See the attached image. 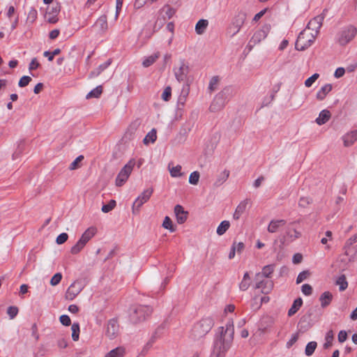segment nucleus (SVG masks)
<instances>
[{
  "mask_svg": "<svg viewBox=\"0 0 357 357\" xmlns=\"http://www.w3.org/2000/svg\"><path fill=\"white\" fill-rule=\"evenodd\" d=\"M218 81L219 79L218 76H214L211 78L208 86L211 91H213L215 89V86L218 84Z\"/></svg>",
  "mask_w": 357,
  "mask_h": 357,
  "instance_id": "obj_59",
  "label": "nucleus"
},
{
  "mask_svg": "<svg viewBox=\"0 0 357 357\" xmlns=\"http://www.w3.org/2000/svg\"><path fill=\"white\" fill-rule=\"evenodd\" d=\"M326 11V10H324L320 15H318L312 18L308 22L307 27L305 30H309V31L313 32L314 34L317 36V35L319 33V30L322 24L324 15H325Z\"/></svg>",
  "mask_w": 357,
  "mask_h": 357,
  "instance_id": "obj_10",
  "label": "nucleus"
},
{
  "mask_svg": "<svg viewBox=\"0 0 357 357\" xmlns=\"http://www.w3.org/2000/svg\"><path fill=\"white\" fill-rule=\"evenodd\" d=\"M126 354V349L123 347H118L109 351L105 357H123Z\"/></svg>",
  "mask_w": 357,
  "mask_h": 357,
  "instance_id": "obj_26",
  "label": "nucleus"
},
{
  "mask_svg": "<svg viewBox=\"0 0 357 357\" xmlns=\"http://www.w3.org/2000/svg\"><path fill=\"white\" fill-rule=\"evenodd\" d=\"M37 16V10L35 8H32L28 13L27 20H30L31 22H33L36 20Z\"/></svg>",
  "mask_w": 357,
  "mask_h": 357,
  "instance_id": "obj_51",
  "label": "nucleus"
},
{
  "mask_svg": "<svg viewBox=\"0 0 357 357\" xmlns=\"http://www.w3.org/2000/svg\"><path fill=\"white\" fill-rule=\"evenodd\" d=\"M31 81V78L29 76L24 75L20 78L18 82V86L20 87H25L29 84Z\"/></svg>",
  "mask_w": 357,
  "mask_h": 357,
  "instance_id": "obj_48",
  "label": "nucleus"
},
{
  "mask_svg": "<svg viewBox=\"0 0 357 357\" xmlns=\"http://www.w3.org/2000/svg\"><path fill=\"white\" fill-rule=\"evenodd\" d=\"M336 285L339 286V289L341 291H344L347 288L348 282L344 275H341L336 280Z\"/></svg>",
  "mask_w": 357,
  "mask_h": 357,
  "instance_id": "obj_37",
  "label": "nucleus"
},
{
  "mask_svg": "<svg viewBox=\"0 0 357 357\" xmlns=\"http://www.w3.org/2000/svg\"><path fill=\"white\" fill-rule=\"evenodd\" d=\"M39 66H40V63L38 62L37 59L33 58L29 64V69L30 70H33L38 68L39 67Z\"/></svg>",
  "mask_w": 357,
  "mask_h": 357,
  "instance_id": "obj_62",
  "label": "nucleus"
},
{
  "mask_svg": "<svg viewBox=\"0 0 357 357\" xmlns=\"http://www.w3.org/2000/svg\"><path fill=\"white\" fill-rule=\"evenodd\" d=\"M268 28L266 27L257 31L249 41V46L252 47L256 44L260 43L262 40L265 39L268 34Z\"/></svg>",
  "mask_w": 357,
  "mask_h": 357,
  "instance_id": "obj_16",
  "label": "nucleus"
},
{
  "mask_svg": "<svg viewBox=\"0 0 357 357\" xmlns=\"http://www.w3.org/2000/svg\"><path fill=\"white\" fill-rule=\"evenodd\" d=\"M229 89L225 88L215 96L209 107L211 112H216L224 107L227 102V95L229 94Z\"/></svg>",
  "mask_w": 357,
  "mask_h": 357,
  "instance_id": "obj_7",
  "label": "nucleus"
},
{
  "mask_svg": "<svg viewBox=\"0 0 357 357\" xmlns=\"http://www.w3.org/2000/svg\"><path fill=\"white\" fill-rule=\"evenodd\" d=\"M158 58V55H157V54L151 55L150 56L147 57L146 59H145L143 61V62H142L143 66L145 68L149 67L156 61V59Z\"/></svg>",
  "mask_w": 357,
  "mask_h": 357,
  "instance_id": "obj_42",
  "label": "nucleus"
},
{
  "mask_svg": "<svg viewBox=\"0 0 357 357\" xmlns=\"http://www.w3.org/2000/svg\"><path fill=\"white\" fill-rule=\"evenodd\" d=\"M342 139L345 147L351 146L357 140V134L354 130H352L344 135Z\"/></svg>",
  "mask_w": 357,
  "mask_h": 357,
  "instance_id": "obj_19",
  "label": "nucleus"
},
{
  "mask_svg": "<svg viewBox=\"0 0 357 357\" xmlns=\"http://www.w3.org/2000/svg\"><path fill=\"white\" fill-rule=\"evenodd\" d=\"M84 159L83 155H79L70 165L69 169L71 170L76 169L79 167L78 163Z\"/></svg>",
  "mask_w": 357,
  "mask_h": 357,
  "instance_id": "obj_54",
  "label": "nucleus"
},
{
  "mask_svg": "<svg viewBox=\"0 0 357 357\" xmlns=\"http://www.w3.org/2000/svg\"><path fill=\"white\" fill-rule=\"evenodd\" d=\"M61 10V6L59 3L53 4L52 6H49L47 8L46 17L47 20L50 24H55L59 21L57 17L58 14Z\"/></svg>",
  "mask_w": 357,
  "mask_h": 357,
  "instance_id": "obj_12",
  "label": "nucleus"
},
{
  "mask_svg": "<svg viewBox=\"0 0 357 357\" xmlns=\"http://www.w3.org/2000/svg\"><path fill=\"white\" fill-rule=\"evenodd\" d=\"M199 173L197 171L192 172L189 176V183L192 185H197L199 179Z\"/></svg>",
  "mask_w": 357,
  "mask_h": 357,
  "instance_id": "obj_44",
  "label": "nucleus"
},
{
  "mask_svg": "<svg viewBox=\"0 0 357 357\" xmlns=\"http://www.w3.org/2000/svg\"><path fill=\"white\" fill-rule=\"evenodd\" d=\"M302 292L306 296H310L312 292V288L310 284H305L302 286Z\"/></svg>",
  "mask_w": 357,
  "mask_h": 357,
  "instance_id": "obj_58",
  "label": "nucleus"
},
{
  "mask_svg": "<svg viewBox=\"0 0 357 357\" xmlns=\"http://www.w3.org/2000/svg\"><path fill=\"white\" fill-rule=\"evenodd\" d=\"M96 231V229L95 227H89L88 228L82 235L79 241H82L85 245L89 242V241L95 235Z\"/></svg>",
  "mask_w": 357,
  "mask_h": 357,
  "instance_id": "obj_25",
  "label": "nucleus"
},
{
  "mask_svg": "<svg viewBox=\"0 0 357 357\" xmlns=\"http://www.w3.org/2000/svg\"><path fill=\"white\" fill-rule=\"evenodd\" d=\"M86 245L79 240L70 249V253L73 255L78 254Z\"/></svg>",
  "mask_w": 357,
  "mask_h": 357,
  "instance_id": "obj_41",
  "label": "nucleus"
},
{
  "mask_svg": "<svg viewBox=\"0 0 357 357\" xmlns=\"http://www.w3.org/2000/svg\"><path fill=\"white\" fill-rule=\"evenodd\" d=\"M96 25L99 26L100 30L105 32L108 29L107 17L106 15H101L96 21Z\"/></svg>",
  "mask_w": 357,
  "mask_h": 357,
  "instance_id": "obj_32",
  "label": "nucleus"
},
{
  "mask_svg": "<svg viewBox=\"0 0 357 357\" xmlns=\"http://www.w3.org/2000/svg\"><path fill=\"white\" fill-rule=\"evenodd\" d=\"M221 335L219 340L215 342V348L218 351V355L227 352L231 347L234 335V326L232 320L228 321L224 327L221 328Z\"/></svg>",
  "mask_w": 357,
  "mask_h": 357,
  "instance_id": "obj_1",
  "label": "nucleus"
},
{
  "mask_svg": "<svg viewBox=\"0 0 357 357\" xmlns=\"http://www.w3.org/2000/svg\"><path fill=\"white\" fill-rule=\"evenodd\" d=\"M141 125V121L139 119H135L130 123L128 126L125 134L124 137L128 139H131L135 135V132L137 130L139 127Z\"/></svg>",
  "mask_w": 357,
  "mask_h": 357,
  "instance_id": "obj_18",
  "label": "nucleus"
},
{
  "mask_svg": "<svg viewBox=\"0 0 357 357\" xmlns=\"http://www.w3.org/2000/svg\"><path fill=\"white\" fill-rule=\"evenodd\" d=\"M357 29L352 25L347 26L340 30L337 34V43L340 45H346L350 43L356 36Z\"/></svg>",
  "mask_w": 357,
  "mask_h": 357,
  "instance_id": "obj_5",
  "label": "nucleus"
},
{
  "mask_svg": "<svg viewBox=\"0 0 357 357\" xmlns=\"http://www.w3.org/2000/svg\"><path fill=\"white\" fill-rule=\"evenodd\" d=\"M18 313V308L15 306H10L7 309V314L11 319H14Z\"/></svg>",
  "mask_w": 357,
  "mask_h": 357,
  "instance_id": "obj_49",
  "label": "nucleus"
},
{
  "mask_svg": "<svg viewBox=\"0 0 357 357\" xmlns=\"http://www.w3.org/2000/svg\"><path fill=\"white\" fill-rule=\"evenodd\" d=\"M135 165L134 160H130L129 162L121 169L120 172L116 176L115 184L118 187L122 186L129 178L133 167Z\"/></svg>",
  "mask_w": 357,
  "mask_h": 357,
  "instance_id": "obj_8",
  "label": "nucleus"
},
{
  "mask_svg": "<svg viewBox=\"0 0 357 357\" xmlns=\"http://www.w3.org/2000/svg\"><path fill=\"white\" fill-rule=\"evenodd\" d=\"M333 295L329 292H324L320 297L321 305L322 307L327 306L332 301Z\"/></svg>",
  "mask_w": 357,
  "mask_h": 357,
  "instance_id": "obj_35",
  "label": "nucleus"
},
{
  "mask_svg": "<svg viewBox=\"0 0 357 357\" xmlns=\"http://www.w3.org/2000/svg\"><path fill=\"white\" fill-rule=\"evenodd\" d=\"M317 347V344L314 341L310 342L305 347V354L307 356H310L314 352L316 348Z\"/></svg>",
  "mask_w": 357,
  "mask_h": 357,
  "instance_id": "obj_38",
  "label": "nucleus"
},
{
  "mask_svg": "<svg viewBox=\"0 0 357 357\" xmlns=\"http://www.w3.org/2000/svg\"><path fill=\"white\" fill-rule=\"evenodd\" d=\"M208 24V22L207 20H199L195 25L196 33L199 35L203 34L205 32V30L207 28Z\"/></svg>",
  "mask_w": 357,
  "mask_h": 357,
  "instance_id": "obj_29",
  "label": "nucleus"
},
{
  "mask_svg": "<svg viewBox=\"0 0 357 357\" xmlns=\"http://www.w3.org/2000/svg\"><path fill=\"white\" fill-rule=\"evenodd\" d=\"M68 238V234L66 233H61V234H59L56 238V243L58 244V245H61L63 243H64L65 242L67 241Z\"/></svg>",
  "mask_w": 357,
  "mask_h": 357,
  "instance_id": "obj_50",
  "label": "nucleus"
},
{
  "mask_svg": "<svg viewBox=\"0 0 357 357\" xmlns=\"http://www.w3.org/2000/svg\"><path fill=\"white\" fill-rule=\"evenodd\" d=\"M153 192V189L152 188H148L136 199L135 202L132 204V213H135L136 212H138L139 211V208L141 206L148 202V200L150 199L152 193Z\"/></svg>",
  "mask_w": 357,
  "mask_h": 357,
  "instance_id": "obj_9",
  "label": "nucleus"
},
{
  "mask_svg": "<svg viewBox=\"0 0 357 357\" xmlns=\"http://www.w3.org/2000/svg\"><path fill=\"white\" fill-rule=\"evenodd\" d=\"M229 176V171L227 169H225L218 175L215 182L214 183V185L216 187L221 185L227 180Z\"/></svg>",
  "mask_w": 357,
  "mask_h": 357,
  "instance_id": "obj_30",
  "label": "nucleus"
},
{
  "mask_svg": "<svg viewBox=\"0 0 357 357\" xmlns=\"http://www.w3.org/2000/svg\"><path fill=\"white\" fill-rule=\"evenodd\" d=\"M174 75L176 79L179 82L187 80L188 74L189 73V66L185 63L184 60L181 61V65L178 68H174Z\"/></svg>",
  "mask_w": 357,
  "mask_h": 357,
  "instance_id": "obj_13",
  "label": "nucleus"
},
{
  "mask_svg": "<svg viewBox=\"0 0 357 357\" xmlns=\"http://www.w3.org/2000/svg\"><path fill=\"white\" fill-rule=\"evenodd\" d=\"M181 169V167L180 165H177L176 167H174L170 170L171 176L173 177H176L181 176V174L180 173Z\"/></svg>",
  "mask_w": 357,
  "mask_h": 357,
  "instance_id": "obj_57",
  "label": "nucleus"
},
{
  "mask_svg": "<svg viewBox=\"0 0 357 357\" xmlns=\"http://www.w3.org/2000/svg\"><path fill=\"white\" fill-rule=\"evenodd\" d=\"M292 232H293V234H291V231H290V230L287 231V236H289L291 238H292L294 240L298 238L301 236V233L295 229H294L292 230Z\"/></svg>",
  "mask_w": 357,
  "mask_h": 357,
  "instance_id": "obj_56",
  "label": "nucleus"
},
{
  "mask_svg": "<svg viewBox=\"0 0 357 357\" xmlns=\"http://www.w3.org/2000/svg\"><path fill=\"white\" fill-rule=\"evenodd\" d=\"M152 311V308L148 305H138L130 314V319L135 323L143 321L151 316Z\"/></svg>",
  "mask_w": 357,
  "mask_h": 357,
  "instance_id": "obj_6",
  "label": "nucleus"
},
{
  "mask_svg": "<svg viewBox=\"0 0 357 357\" xmlns=\"http://www.w3.org/2000/svg\"><path fill=\"white\" fill-rule=\"evenodd\" d=\"M214 322L211 317H204L193 326L190 339L193 341H198L202 339L211 330Z\"/></svg>",
  "mask_w": 357,
  "mask_h": 357,
  "instance_id": "obj_2",
  "label": "nucleus"
},
{
  "mask_svg": "<svg viewBox=\"0 0 357 357\" xmlns=\"http://www.w3.org/2000/svg\"><path fill=\"white\" fill-rule=\"evenodd\" d=\"M303 260V255L301 253H296L292 257V261L294 264L301 263Z\"/></svg>",
  "mask_w": 357,
  "mask_h": 357,
  "instance_id": "obj_60",
  "label": "nucleus"
},
{
  "mask_svg": "<svg viewBox=\"0 0 357 357\" xmlns=\"http://www.w3.org/2000/svg\"><path fill=\"white\" fill-rule=\"evenodd\" d=\"M71 331H72V338L74 341H77L79 337V325L78 323H74L71 326Z\"/></svg>",
  "mask_w": 357,
  "mask_h": 357,
  "instance_id": "obj_39",
  "label": "nucleus"
},
{
  "mask_svg": "<svg viewBox=\"0 0 357 357\" xmlns=\"http://www.w3.org/2000/svg\"><path fill=\"white\" fill-rule=\"evenodd\" d=\"M316 36L309 30L302 31L296 41L295 47L296 50L303 51L308 48L314 43Z\"/></svg>",
  "mask_w": 357,
  "mask_h": 357,
  "instance_id": "obj_4",
  "label": "nucleus"
},
{
  "mask_svg": "<svg viewBox=\"0 0 357 357\" xmlns=\"http://www.w3.org/2000/svg\"><path fill=\"white\" fill-rule=\"evenodd\" d=\"M156 130L153 128L144 137L143 142L148 144L149 142L153 143L157 139Z\"/></svg>",
  "mask_w": 357,
  "mask_h": 357,
  "instance_id": "obj_33",
  "label": "nucleus"
},
{
  "mask_svg": "<svg viewBox=\"0 0 357 357\" xmlns=\"http://www.w3.org/2000/svg\"><path fill=\"white\" fill-rule=\"evenodd\" d=\"M162 227L165 229H169L171 232H174L176 230L175 227L172 224V221L171 218L168 216H166L162 222Z\"/></svg>",
  "mask_w": 357,
  "mask_h": 357,
  "instance_id": "obj_40",
  "label": "nucleus"
},
{
  "mask_svg": "<svg viewBox=\"0 0 357 357\" xmlns=\"http://www.w3.org/2000/svg\"><path fill=\"white\" fill-rule=\"evenodd\" d=\"M116 201L114 199H111L107 204H104L102 206V211L103 213H108L116 206Z\"/></svg>",
  "mask_w": 357,
  "mask_h": 357,
  "instance_id": "obj_43",
  "label": "nucleus"
},
{
  "mask_svg": "<svg viewBox=\"0 0 357 357\" xmlns=\"http://www.w3.org/2000/svg\"><path fill=\"white\" fill-rule=\"evenodd\" d=\"M285 224L286 220H272L268 226V231L275 233L280 227L284 226Z\"/></svg>",
  "mask_w": 357,
  "mask_h": 357,
  "instance_id": "obj_20",
  "label": "nucleus"
},
{
  "mask_svg": "<svg viewBox=\"0 0 357 357\" xmlns=\"http://www.w3.org/2000/svg\"><path fill=\"white\" fill-rule=\"evenodd\" d=\"M111 63H112V59H109L106 62L100 65L96 70L91 71L89 75V77H95L98 76Z\"/></svg>",
  "mask_w": 357,
  "mask_h": 357,
  "instance_id": "obj_28",
  "label": "nucleus"
},
{
  "mask_svg": "<svg viewBox=\"0 0 357 357\" xmlns=\"http://www.w3.org/2000/svg\"><path fill=\"white\" fill-rule=\"evenodd\" d=\"M298 339V334H294L290 338V340L287 342V347L288 348H290L294 343H296L297 342Z\"/></svg>",
  "mask_w": 357,
  "mask_h": 357,
  "instance_id": "obj_61",
  "label": "nucleus"
},
{
  "mask_svg": "<svg viewBox=\"0 0 357 357\" xmlns=\"http://www.w3.org/2000/svg\"><path fill=\"white\" fill-rule=\"evenodd\" d=\"M172 96V88L171 86H167L162 94V99L165 101H169Z\"/></svg>",
  "mask_w": 357,
  "mask_h": 357,
  "instance_id": "obj_46",
  "label": "nucleus"
},
{
  "mask_svg": "<svg viewBox=\"0 0 357 357\" xmlns=\"http://www.w3.org/2000/svg\"><path fill=\"white\" fill-rule=\"evenodd\" d=\"M84 284L81 281H75L67 289L66 298L68 300H73L83 289Z\"/></svg>",
  "mask_w": 357,
  "mask_h": 357,
  "instance_id": "obj_11",
  "label": "nucleus"
},
{
  "mask_svg": "<svg viewBox=\"0 0 357 357\" xmlns=\"http://www.w3.org/2000/svg\"><path fill=\"white\" fill-rule=\"evenodd\" d=\"M247 18V13L245 11H239L238 14L235 16L233 23L235 27V30L232 32V36L236 35L241 29V28L244 24Z\"/></svg>",
  "mask_w": 357,
  "mask_h": 357,
  "instance_id": "obj_15",
  "label": "nucleus"
},
{
  "mask_svg": "<svg viewBox=\"0 0 357 357\" xmlns=\"http://www.w3.org/2000/svg\"><path fill=\"white\" fill-rule=\"evenodd\" d=\"M271 273V269H262L261 272L255 273L253 280L257 289H261V292L267 294L273 287V283L268 279Z\"/></svg>",
  "mask_w": 357,
  "mask_h": 357,
  "instance_id": "obj_3",
  "label": "nucleus"
},
{
  "mask_svg": "<svg viewBox=\"0 0 357 357\" xmlns=\"http://www.w3.org/2000/svg\"><path fill=\"white\" fill-rule=\"evenodd\" d=\"M248 200L245 199L242 201L236 207V211L233 215V218L235 220H238L241 215L245 211Z\"/></svg>",
  "mask_w": 357,
  "mask_h": 357,
  "instance_id": "obj_22",
  "label": "nucleus"
},
{
  "mask_svg": "<svg viewBox=\"0 0 357 357\" xmlns=\"http://www.w3.org/2000/svg\"><path fill=\"white\" fill-rule=\"evenodd\" d=\"M333 89V86L331 84H328L324 85L321 88V89L317 93V98L318 100H324L326 95L331 91Z\"/></svg>",
  "mask_w": 357,
  "mask_h": 357,
  "instance_id": "obj_27",
  "label": "nucleus"
},
{
  "mask_svg": "<svg viewBox=\"0 0 357 357\" xmlns=\"http://www.w3.org/2000/svg\"><path fill=\"white\" fill-rule=\"evenodd\" d=\"M334 341V332L333 330H329L324 338V342L323 344V347L324 349H328L331 348L333 345Z\"/></svg>",
  "mask_w": 357,
  "mask_h": 357,
  "instance_id": "obj_24",
  "label": "nucleus"
},
{
  "mask_svg": "<svg viewBox=\"0 0 357 357\" xmlns=\"http://www.w3.org/2000/svg\"><path fill=\"white\" fill-rule=\"evenodd\" d=\"M302 304H303V301L301 298L296 299L294 301L291 308L288 311V315L289 317H291V316H293L294 314H295L298 312V310L300 309V307L302 306Z\"/></svg>",
  "mask_w": 357,
  "mask_h": 357,
  "instance_id": "obj_31",
  "label": "nucleus"
},
{
  "mask_svg": "<svg viewBox=\"0 0 357 357\" xmlns=\"http://www.w3.org/2000/svg\"><path fill=\"white\" fill-rule=\"evenodd\" d=\"M347 338V333L344 331H340L338 334V341L340 342H344Z\"/></svg>",
  "mask_w": 357,
  "mask_h": 357,
  "instance_id": "obj_64",
  "label": "nucleus"
},
{
  "mask_svg": "<svg viewBox=\"0 0 357 357\" xmlns=\"http://www.w3.org/2000/svg\"><path fill=\"white\" fill-rule=\"evenodd\" d=\"M310 275L308 270L302 271L297 277L296 283L299 284L306 280Z\"/></svg>",
  "mask_w": 357,
  "mask_h": 357,
  "instance_id": "obj_45",
  "label": "nucleus"
},
{
  "mask_svg": "<svg viewBox=\"0 0 357 357\" xmlns=\"http://www.w3.org/2000/svg\"><path fill=\"white\" fill-rule=\"evenodd\" d=\"M253 275L254 273L252 271L244 273L243 278L239 285L241 290L245 291L249 287L251 283V277Z\"/></svg>",
  "mask_w": 357,
  "mask_h": 357,
  "instance_id": "obj_23",
  "label": "nucleus"
},
{
  "mask_svg": "<svg viewBox=\"0 0 357 357\" xmlns=\"http://www.w3.org/2000/svg\"><path fill=\"white\" fill-rule=\"evenodd\" d=\"M102 93V86L101 85L96 86L95 89L91 90L86 96V99L92 98H99Z\"/></svg>",
  "mask_w": 357,
  "mask_h": 357,
  "instance_id": "obj_34",
  "label": "nucleus"
},
{
  "mask_svg": "<svg viewBox=\"0 0 357 357\" xmlns=\"http://www.w3.org/2000/svg\"><path fill=\"white\" fill-rule=\"evenodd\" d=\"M62 278V275L59 273H56L51 279L50 284L52 286L58 284Z\"/></svg>",
  "mask_w": 357,
  "mask_h": 357,
  "instance_id": "obj_53",
  "label": "nucleus"
},
{
  "mask_svg": "<svg viewBox=\"0 0 357 357\" xmlns=\"http://www.w3.org/2000/svg\"><path fill=\"white\" fill-rule=\"evenodd\" d=\"M312 202V199L310 197H303L300 199L298 205L301 207L305 208Z\"/></svg>",
  "mask_w": 357,
  "mask_h": 357,
  "instance_id": "obj_52",
  "label": "nucleus"
},
{
  "mask_svg": "<svg viewBox=\"0 0 357 357\" xmlns=\"http://www.w3.org/2000/svg\"><path fill=\"white\" fill-rule=\"evenodd\" d=\"M331 117V114L328 109H324L320 113L319 116L316 119V123L321 126L325 124Z\"/></svg>",
  "mask_w": 357,
  "mask_h": 357,
  "instance_id": "obj_21",
  "label": "nucleus"
},
{
  "mask_svg": "<svg viewBox=\"0 0 357 357\" xmlns=\"http://www.w3.org/2000/svg\"><path fill=\"white\" fill-rule=\"evenodd\" d=\"M319 74L314 73L311 77L307 78L305 82V85L306 87H310L312 84L319 78Z\"/></svg>",
  "mask_w": 357,
  "mask_h": 357,
  "instance_id": "obj_47",
  "label": "nucleus"
},
{
  "mask_svg": "<svg viewBox=\"0 0 357 357\" xmlns=\"http://www.w3.org/2000/svg\"><path fill=\"white\" fill-rule=\"evenodd\" d=\"M60 322L66 326H68L71 324V320L69 316L66 314H63L59 318Z\"/></svg>",
  "mask_w": 357,
  "mask_h": 357,
  "instance_id": "obj_55",
  "label": "nucleus"
},
{
  "mask_svg": "<svg viewBox=\"0 0 357 357\" xmlns=\"http://www.w3.org/2000/svg\"><path fill=\"white\" fill-rule=\"evenodd\" d=\"M165 8H167L166 15H167L168 18H172L173 15L175 14L176 10L173 8L169 7V5H166Z\"/></svg>",
  "mask_w": 357,
  "mask_h": 357,
  "instance_id": "obj_63",
  "label": "nucleus"
},
{
  "mask_svg": "<svg viewBox=\"0 0 357 357\" xmlns=\"http://www.w3.org/2000/svg\"><path fill=\"white\" fill-rule=\"evenodd\" d=\"M230 223L227 220L221 222L217 228V234L220 236L223 235L226 231L229 228Z\"/></svg>",
  "mask_w": 357,
  "mask_h": 357,
  "instance_id": "obj_36",
  "label": "nucleus"
},
{
  "mask_svg": "<svg viewBox=\"0 0 357 357\" xmlns=\"http://www.w3.org/2000/svg\"><path fill=\"white\" fill-rule=\"evenodd\" d=\"M174 213L178 224H183L188 219V212L181 205L177 204L174 206Z\"/></svg>",
  "mask_w": 357,
  "mask_h": 357,
  "instance_id": "obj_17",
  "label": "nucleus"
},
{
  "mask_svg": "<svg viewBox=\"0 0 357 357\" xmlns=\"http://www.w3.org/2000/svg\"><path fill=\"white\" fill-rule=\"evenodd\" d=\"M119 331V326L116 320L111 319L107 324L105 335L109 339L115 338Z\"/></svg>",
  "mask_w": 357,
  "mask_h": 357,
  "instance_id": "obj_14",
  "label": "nucleus"
}]
</instances>
